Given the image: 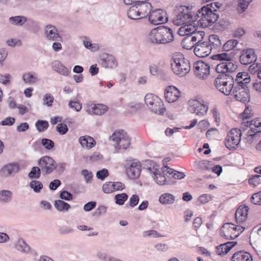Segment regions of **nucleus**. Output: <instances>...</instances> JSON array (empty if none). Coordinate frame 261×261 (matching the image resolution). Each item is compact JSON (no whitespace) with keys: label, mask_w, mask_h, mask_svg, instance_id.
<instances>
[{"label":"nucleus","mask_w":261,"mask_h":261,"mask_svg":"<svg viewBox=\"0 0 261 261\" xmlns=\"http://www.w3.org/2000/svg\"><path fill=\"white\" fill-rule=\"evenodd\" d=\"M101 64L105 68H113L117 66V61L115 57L109 54L103 56L101 59Z\"/></svg>","instance_id":"obj_24"},{"label":"nucleus","mask_w":261,"mask_h":261,"mask_svg":"<svg viewBox=\"0 0 261 261\" xmlns=\"http://www.w3.org/2000/svg\"><path fill=\"white\" fill-rule=\"evenodd\" d=\"M41 170L40 167L34 166L28 174V176L30 179L39 178L40 177Z\"/></svg>","instance_id":"obj_45"},{"label":"nucleus","mask_w":261,"mask_h":261,"mask_svg":"<svg viewBox=\"0 0 261 261\" xmlns=\"http://www.w3.org/2000/svg\"><path fill=\"white\" fill-rule=\"evenodd\" d=\"M143 237H153V238H156V237H161V235L159 234V233L154 230H150L148 231H145L143 233Z\"/></svg>","instance_id":"obj_57"},{"label":"nucleus","mask_w":261,"mask_h":261,"mask_svg":"<svg viewBox=\"0 0 261 261\" xmlns=\"http://www.w3.org/2000/svg\"><path fill=\"white\" fill-rule=\"evenodd\" d=\"M159 201L162 204H171L174 202L175 197L172 194L164 193L160 196Z\"/></svg>","instance_id":"obj_33"},{"label":"nucleus","mask_w":261,"mask_h":261,"mask_svg":"<svg viewBox=\"0 0 261 261\" xmlns=\"http://www.w3.org/2000/svg\"><path fill=\"white\" fill-rule=\"evenodd\" d=\"M13 194L9 190H3L0 191V203L3 204L9 203L12 198Z\"/></svg>","instance_id":"obj_32"},{"label":"nucleus","mask_w":261,"mask_h":261,"mask_svg":"<svg viewBox=\"0 0 261 261\" xmlns=\"http://www.w3.org/2000/svg\"><path fill=\"white\" fill-rule=\"evenodd\" d=\"M238 44V41L235 39H230L225 42L222 47V50L228 51L233 50Z\"/></svg>","instance_id":"obj_40"},{"label":"nucleus","mask_w":261,"mask_h":261,"mask_svg":"<svg viewBox=\"0 0 261 261\" xmlns=\"http://www.w3.org/2000/svg\"><path fill=\"white\" fill-rule=\"evenodd\" d=\"M245 126H249L250 130L247 132V136L251 138L255 137L257 133H261V119L256 118L250 121H244Z\"/></svg>","instance_id":"obj_17"},{"label":"nucleus","mask_w":261,"mask_h":261,"mask_svg":"<svg viewBox=\"0 0 261 261\" xmlns=\"http://www.w3.org/2000/svg\"><path fill=\"white\" fill-rule=\"evenodd\" d=\"M180 96V92L175 86H170L165 89V97L169 103L175 101Z\"/></svg>","instance_id":"obj_19"},{"label":"nucleus","mask_w":261,"mask_h":261,"mask_svg":"<svg viewBox=\"0 0 261 261\" xmlns=\"http://www.w3.org/2000/svg\"><path fill=\"white\" fill-rule=\"evenodd\" d=\"M54 98L50 93H47L44 97V104L47 105L48 107L52 106Z\"/></svg>","instance_id":"obj_56"},{"label":"nucleus","mask_w":261,"mask_h":261,"mask_svg":"<svg viewBox=\"0 0 261 261\" xmlns=\"http://www.w3.org/2000/svg\"><path fill=\"white\" fill-rule=\"evenodd\" d=\"M237 228L234 224L226 223L222 226L220 234L226 240H234L240 236V233H235Z\"/></svg>","instance_id":"obj_11"},{"label":"nucleus","mask_w":261,"mask_h":261,"mask_svg":"<svg viewBox=\"0 0 261 261\" xmlns=\"http://www.w3.org/2000/svg\"><path fill=\"white\" fill-rule=\"evenodd\" d=\"M193 35L196 37L197 40H198V42L195 43V44H197L201 42H203V37L205 35V33L203 31H194L193 33Z\"/></svg>","instance_id":"obj_58"},{"label":"nucleus","mask_w":261,"mask_h":261,"mask_svg":"<svg viewBox=\"0 0 261 261\" xmlns=\"http://www.w3.org/2000/svg\"><path fill=\"white\" fill-rule=\"evenodd\" d=\"M236 244L237 242H227L218 246L216 247L217 254L220 255L227 254Z\"/></svg>","instance_id":"obj_26"},{"label":"nucleus","mask_w":261,"mask_h":261,"mask_svg":"<svg viewBox=\"0 0 261 261\" xmlns=\"http://www.w3.org/2000/svg\"><path fill=\"white\" fill-rule=\"evenodd\" d=\"M249 72L254 74H257L258 78H261V64H252L248 69Z\"/></svg>","instance_id":"obj_42"},{"label":"nucleus","mask_w":261,"mask_h":261,"mask_svg":"<svg viewBox=\"0 0 261 261\" xmlns=\"http://www.w3.org/2000/svg\"><path fill=\"white\" fill-rule=\"evenodd\" d=\"M212 50V47L206 40L198 43L195 46L194 52L195 55L200 58H204L208 56Z\"/></svg>","instance_id":"obj_14"},{"label":"nucleus","mask_w":261,"mask_h":261,"mask_svg":"<svg viewBox=\"0 0 261 261\" xmlns=\"http://www.w3.org/2000/svg\"><path fill=\"white\" fill-rule=\"evenodd\" d=\"M96 206V202L90 201L86 203L83 207V209L86 212H89L94 209Z\"/></svg>","instance_id":"obj_62"},{"label":"nucleus","mask_w":261,"mask_h":261,"mask_svg":"<svg viewBox=\"0 0 261 261\" xmlns=\"http://www.w3.org/2000/svg\"><path fill=\"white\" fill-rule=\"evenodd\" d=\"M150 166L147 168L148 172L153 175L154 179L156 182L160 185H164L166 184V178L165 177L166 170L159 168V166L153 161H147Z\"/></svg>","instance_id":"obj_8"},{"label":"nucleus","mask_w":261,"mask_h":261,"mask_svg":"<svg viewBox=\"0 0 261 261\" xmlns=\"http://www.w3.org/2000/svg\"><path fill=\"white\" fill-rule=\"evenodd\" d=\"M233 57L232 53L230 54L224 53L213 55L211 59L223 61L217 64L216 67L217 72L233 73L238 68V66L232 62Z\"/></svg>","instance_id":"obj_2"},{"label":"nucleus","mask_w":261,"mask_h":261,"mask_svg":"<svg viewBox=\"0 0 261 261\" xmlns=\"http://www.w3.org/2000/svg\"><path fill=\"white\" fill-rule=\"evenodd\" d=\"M68 106L70 108L74 109L76 112L81 111L82 108V104L77 101H70Z\"/></svg>","instance_id":"obj_60"},{"label":"nucleus","mask_w":261,"mask_h":261,"mask_svg":"<svg viewBox=\"0 0 261 261\" xmlns=\"http://www.w3.org/2000/svg\"><path fill=\"white\" fill-rule=\"evenodd\" d=\"M160 28L161 31L162 37L164 40V44H166L173 41L174 36L173 32L170 28L164 25L160 26Z\"/></svg>","instance_id":"obj_25"},{"label":"nucleus","mask_w":261,"mask_h":261,"mask_svg":"<svg viewBox=\"0 0 261 261\" xmlns=\"http://www.w3.org/2000/svg\"><path fill=\"white\" fill-rule=\"evenodd\" d=\"M223 6L218 2L212 3L204 6L196 13L192 12L189 7L180 6L176 11V16L173 19L175 25H180L190 22L206 20L208 24L214 23L219 17V13L223 11ZM202 23L201 22H200Z\"/></svg>","instance_id":"obj_1"},{"label":"nucleus","mask_w":261,"mask_h":261,"mask_svg":"<svg viewBox=\"0 0 261 261\" xmlns=\"http://www.w3.org/2000/svg\"><path fill=\"white\" fill-rule=\"evenodd\" d=\"M220 74L216 78L214 85L216 89L225 95H228L232 92L236 85L233 73L230 72L219 73Z\"/></svg>","instance_id":"obj_3"},{"label":"nucleus","mask_w":261,"mask_h":261,"mask_svg":"<svg viewBox=\"0 0 261 261\" xmlns=\"http://www.w3.org/2000/svg\"><path fill=\"white\" fill-rule=\"evenodd\" d=\"M231 260V261H251L252 259L249 253L240 251L233 254Z\"/></svg>","instance_id":"obj_28"},{"label":"nucleus","mask_w":261,"mask_h":261,"mask_svg":"<svg viewBox=\"0 0 261 261\" xmlns=\"http://www.w3.org/2000/svg\"><path fill=\"white\" fill-rule=\"evenodd\" d=\"M19 170L18 164L11 163L5 165L0 171V176L3 177H7L12 174L17 173Z\"/></svg>","instance_id":"obj_20"},{"label":"nucleus","mask_w":261,"mask_h":261,"mask_svg":"<svg viewBox=\"0 0 261 261\" xmlns=\"http://www.w3.org/2000/svg\"><path fill=\"white\" fill-rule=\"evenodd\" d=\"M192 22H190L188 23H186L187 24H185L184 25V27L186 28V33H187L188 35H191L192 34L194 31H196L197 30V28L195 26L192 25L191 24Z\"/></svg>","instance_id":"obj_63"},{"label":"nucleus","mask_w":261,"mask_h":261,"mask_svg":"<svg viewBox=\"0 0 261 261\" xmlns=\"http://www.w3.org/2000/svg\"><path fill=\"white\" fill-rule=\"evenodd\" d=\"M212 47V49H216L221 45V42L219 37L216 35H211L209 36L208 40H206Z\"/></svg>","instance_id":"obj_37"},{"label":"nucleus","mask_w":261,"mask_h":261,"mask_svg":"<svg viewBox=\"0 0 261 261\" xmlns=\"http://www.w3.org/2000/svg\"><path fill=\"white\" fill-rule=\"evenodd\" d=\"M171 62L173 72L179 77L186 75L191 70L189 60L181 53L174 54Z\"/></svg>","instance_id":"obj_4"},{"label":"nucleus","mask_w":261,"mask_h":261,"mask_svg":"<svg viewBox=\"0 0 261 261\" xmlns=\"http://www.w3.org/2000/svg\"><path fill=\"white\" fill-rule=\"evenodd\" d=\"M109 175V171L107 169H102L98 171L96 173V177L98 179L102 180H104L106 177Z\"/></svg>","instance_id":"obj_54"},{"label":"nucleus","mask_w":261,"mask_h":261,"mask_svg":"<svg viewBox=\"0 0 261 261\" xmlns=\"http://www.w3.org/2000/svg\"><path fill=\"white\" fill-rule=\"evenodd\" d=\"M127 198L128 195L125 193L118 194L115 196V202L119 205H123Z\"/></svg>","instance_id":"obj_46"},{"label":"nucleus","mask_w":261,"mask_h":261,"mask_svg":"<svg viewBox=\"0 0 261 261\" xmlns=\"http://www.w3.org/2000/svg\"><path fill=\"white\" fill-rule=\"evenodd\" d=\"M54 206L59 212H67L71 207L69 204L62 200H55Z\"/></svg>","instance_id":"obj_34"},{"label":"nucleus","mask_w":261,"mask_h":261,"mask_svg":"<svg viewBox=\"0 0 261 261\" xmlns=\"http://www.w3.org/2000/svg\"><path fill=\"white\" fill-rule=\"evenodd\" d=\"M43 174H49L56 169V163L55 160L49 156H43L38 162Z\"/></svg>","instance_id":"obj_9"},{"label":"nucleus","mask_w":261,"mask_h":261,"mask_svg":"<svg viewBox=\"0 0 261 261\" xmlns=\"http://www.w3.org/2000/svg\"><path fill=\"white\" fill-rule=\"evenodd\" d=\"M242 133L240 129L234 128L228 133L225 139V145L229 150H234L239 144Z\"/></svg>","instance_id":"obj_7"},{"label":"nucleus","mask_w":261,"mask_h":261,"mask_svg":"<svg viewBox=\"0 0 261 261\" xmlns=\"http://www.w3.org/2000/svg\"><path fill=\"white\" fill-rule=\"evenodd\" d=\"M147 1L142 0L141 1L142 3L137 4V7L139 9V14L141 16V19L149 15L151 11L152 6L150 3L146 2Z\"/></svg>","instance_id":"obj_22"},{"label":"nucleus","mask_w":261,"mask_h":261,"mask_svg":"<svg viewBox=\"0 0 261 261\" xmlns=\"http://www.w3.org/2000/svg\"><path fill=\"white\" fill-rule=\"evenodd\" d=\"M110 139L116 143L115 147L119 149L121 148L126 149L130 145L129 137L123 130L115 131L110 137Z\"/></svg>","instance_id":"obj_6"},{"label":"nucleus","mask_w":261,"mask_h":261,"mask_svg":"<svg viewBox=\"0 0 261 261\" xmlns=\"http://www.w3.org/2000/svg\"><path fill=\"white\" fill-rule=\"evenodd\" d=\"M244 82H237V85L233 87L232 94L238 101L243 103L248 102L250 101V96L249 90L247 84L250 81V77L243 79Z\"/></svg>","instance_id":"obj_5"},{"label":"nucleus","mask_w":261,"mask_h":261,"mask_svg":"<svg viewBox=\"0 0 261 261\" xmlns=\"http://www.w3.org/2000/svg\"><path fill=\"white\" fill-rule=\"evenodd\" d=\"M45 36L46 38L49 41H61L62 38L58 33L56 28L53 25L48 24L45 28Z\"/></svg>","instance_id":"obj_18"},{"label":"nucleus","mask_w":261,"mask_h":261,"mask_svg":"<svg viewBox=\"0 0 261 261\" xmlns=\"http://www.w3.org/2000/svg\"><path fill=\"white\" fill-rule=\"evenodd\" d=\"M61 181L59 179H56L50 182L49 188L51 190H55L61 185Z\"/></svg>","instance_id":"obj_64"},{"label":"nucleus","mask_w":261,"mask_h":261,"mask_svg":"<svg viewBox=\"0 0 261 261\" xmlns=\"http://www.w3.org/2000/svg\"><path fill=\"white\" fill-rule=\"evenodd\" d=\"M139 201V197L137 195L134 194L129 198V206L134 207L136 206Z\"/></svg>","instance_id":"obj_61"},{"label":"nucleus","mask_w":261,"mask_h":261,"mask_svg":"<svg viewBox=\"0 0 261 261\" xmlns=\"http://www.w3.org/2000/svg\"><path fill=\"white\" fill-rule=\"evenodd\" d=\"M149 39L152 43L160 44H164L160 27L153 29L149 34Z\"/></svg>","instance_id":"obj_23"},{"label":"nucleus","mask_w":261,"mask_h":261,"mask_svg":"<svg viewBox=\"0 0 261 261\" xmlns=\"http://www.w3.org/2000/svg\"><path fill=\"white\" fill-rule=\"evenodd\" d=\"M126 173L131 179H136L139 177L141 172V164L139 162H132L127 163L125 166Z\"/></svg>","instance_id":"obj_12"},{"label":"nucleus","mask_w":261,"mask_h":261,"mask_svg":"<svg viewBox=\"0 0 261 261\" xmlns=\"http://www.w3.org/2000/svg\"><path fill=\"white\" fill-rule=\"evenodd\" d=\"M56 130L61 135H64L66 134L68 130V128L66 124L64 123H60L56 127Z\"/></svg>","instance_id":"obj_53"},{"label":"nucleus","mask_w":261,"mask_h":261,"mask_svg":"<svg viewBox=\"0 0 261 261\" xmlns=\"http://www.w3.org/2000/svg\"><path fill=\"white\" fill-rule=\"evenodd\" d=\"M79 142L83 148L91 149L96 144L93 138L89 136H84L79 138Z\"/></svg>","instance_id":"obj_29"},{"label":"nucleus","mask_w":261,"mask_h":261,"mask_svg":"<svg viewBox=\"0 0 261 261\" xmlns=\"http://www.w3.org/2000/svg\"><path fill=\"white\" fill-rule=\"evenodd\" d=\"M23 81L29 84H35L37 81V77L31 72H27L23 74Z\"/></svg>","instance_id":"obj_41"},{"label":"nucleus","mask_w":261,"mask_h":261,"mask_svg":"<svg viewBox=\"0 0 261 261\" xmlns=\"http://www.w3.org/2000/svg\"><path fill=\"white\" fill-rule=\"evenodd\" d=\"M30 187L35 192L39 193L43 188V184L40 181L33 180L30 182Z\"/></svg>","instance_id":"obj_48"},{"label":"nucleus","mask_w":261,"mask_h":261,"mask_svg":"<svg viewBox=\"0 0 261 261\" xmlns=\"http://www.w3.org/2000/svg\"><path fill=\"white\" fill-rule=\"evenodd\" d=\"M249 207L247 206H240L236 210L235 218L238 224H241L246 221L248 216Z\"/></svg>","instance_id":"obj_21"},{"label":"nucleus","mask_w":261,"mask_h":261,"mask_svg":"<svg viewBox=\"0 0 261 261\" xmlns=\"http://www.w3.org/2000/svg\"><path fill=\"white\" fill-rule=\"evenodd\" d=\"M159 98L158 96L153 94L148 93L144 97L145 103L149 108V106L153 105L155 101H158Z\"/></svg>","instance_id":"obj_43"},{"label":"nucleus","mask_w":261,"mask_h":261,"mask_svg":"<svg viewBox=\"0 0 261 261\" xmlns=\"http://www.w3.org/2000/svg\"><path fill=\"white\" fill-rule=\"evenodd\" d=\"M82 175L84 177L85 181L87 183L91 182V179L93 175L91 172H89L87 169H84L82 171Z\"/></svg>","instance_id":"obj_55"},{"label":"nucleus","mask_w":261,"mask_h":261,"mask_svg":"<svg viewBox=\"0 0 261 261\" xmlns=\"http://www.w3.org/2000/svg\"><path fill=\"white\" fill-rule=\"evenodd\" d=\"M256 59L257 57L253 49L247 48L241 50L240 55L241 64L247 65L256 61Z\"/></svg>","instance_id":"obj_15"},{"label":"nucleus","mask_w":261,"mask_h":261,"mask_svg":"<svg viewBox=\"0 0 261 261\" xmlns=\"http://www.w3.org/2000/svg\"><path fill=\"white\" fill-rule=\"evenodd\" d=\"M210 66L202 61H198L193 64V69L196 76L200 79L204 80L210 73Z\"/></svg>","instance_id":"obj_10"},{"label":"nucleus","mask_w":261,"mask_h":261,"mask_svg":"<svg viewBox=\"0 0 261 261\" xmlns=\"http://www.w3.org/2000/svg\"><path fill=\"white\" fill-rule=\"evenodd\" d=\"M41 144L47 150H50L53 148L55 146V143L53 141L46 138L42 139Z\"/></svg>","instance_id":"obj_49"},{"label":"nucleus","mask_w":261,"mask_h":261,"mask_svg":"<svg viewBox=\"0 0 261 261\" xmlns=\"http://www.w3.org/2000/svg\"><path fill=\"white\" fill-rule=\"evenodd\" d=\"M27 21V18L23 16H12L9 18V22L12 24L21 26Z\"/></svg>","instance_id":"obj_35"},{"label":"nucleus","mask_w":261,"mask_h":261,"mask_svg":"<svg viewBox=\"0 0 261 261\" xmlns=\"http://www.w3.org/2000/svg\"><path fill=\"white\" fill-rule=\"evenodd\" d=\"M251 201L254 204H261V192L254 193L251 197Z\"/></svg>","instance_id":"obj_52"},{"label":"nucleus","mask_w":261,"mask_h":261,"mask_svg":"<svg viewBox=\"0 0 261 261\" xmlns=\"http://www.w3.org/2000/svg\"><path fill=\"white\" fill-rule=\"evenodd\" d=\"M128 17L133 20H137L141 19L139 14V9L137 4H135L131 6L127 11Z\"/></svg>","instance_id":"obj_31"},{"label":"nucleus","mask_w":261,"mask_h":261,"mask_svg":"<svg viewBox=\"0 0 261 261\" xmlns=\"http://www.w3.org/2000/svg\"><path fill=\"white\" fill-rule=\"evenodd\" d=\"M91 109L93 114L101 115L108 111V107L103 104H95L92 106Z\"/></svg>","instance_id":"obj_36"},{"label":"nucleus","mask_w":261,"mask_h":261,"mask_svg":"<svg viewBox=\"0 0 261 261\" xmlns=\"http://www.w3.org/2000/svg\"><path fill=\"white\" fill-rule=\"evenodd\" d=\"M198 200L202 204L206 203L212 199V196L210 194H203L198 197Z\"/></svg>","instance_id":"obj_59"},{"label":"nucleus","mask_w":261,"mask_h":261,"mask_svg":"<svg viewBox=\"0 0 261 261\" xmlns=\"http://www.w3.org/2000/svg\"><path fill=\"white\" fill-rule=\"evenodd\" d=\"M15 248L18 251L24 253H28L30 250V247L22 239H18Z\"/></svg>","instance_id":"obj_39"},{"label":"nucleus","mask_w":261,"mask_h":261,"mask_svg":"<svg viewBox=\"0 0 261 261\" xmlns=\"http://www.w3.org/2000/svg\"><path fill=\"white\" fill-rule=\"evenodd\" d=\"M60 197L66 201H70L73 199V195L69 192L64 190L60 192Z\"/></svg>","instance_id":"obj_51"},{"label":"nucleus","mask_w":261,"mask_h":261,"mask_svg":"<svg viewBox=\"0 0 261 261\" xmlns=\"http://www.w3.org/2000/svg\"><path fill=\"white\" fill-rule=\"evenodd\" d=\"M190 112L199 116H203L206 114L208 110V106L200 103L196 100L189 101Z\"/></svg>","instance_id":"obj_16"},{"label":"nucleus","mask_w":261,"mask_h":261,"mask_svg":"<svg viewBox=\"0 0 261 261\" xmlns=\"http://www.w3.org/2000/svg\"><path fill=\"white\" fill-rule=\"evenodd\" d=\"M252 0H238L237 10L239 13L244 12Z\"/></svg>","instance_id":"obj_38"},{"label":"nucleus","mask_w":261,"mask_h":261,"mask_svg":"<svg viewBox=\"0 0 261 261\" xmlns=\"http://www.w3.org/2000/svg\"><path fill=\"white\" fill-rule=\"evenodd\" d=\"M248 182L250 185H252L254 187L257 186L261 184V175H255L253 176L249 179Z\"/></svg>","instance_id":"obj_50"},{"label":"nucleus","mask_w":261,"mask_h":261,"mask_svg":"<svg viewBox=\"0 0 261 261\" xmlns=\"http://www.w3.org/2000/svg\"><path fill=\"white\" fill-rule=\"evenodd\" d=\"M35 125L39 132H42L46 130L49 126L48 122L47 121L41 120H38Z\"/></svg>","instance_id":"obj_47"},{"label":"nucleus","mask_w":261,"mask_h":261,"mask_svg":"<svg viewBox=\"0 0 261 261\" xmlns=\"http://www.w3.org/2000/svg\"><path fill=\"white\" fill-rule=\"evenodd\" d=\"M53 68L54 69L59 73L65 76H67L70 72L68 68L58 61L54 62Z\"/></svg>","instance_id":"obj_30"},{"label":"nucleus","mask_w":261,"mask_h":261,"mask_svg":"<svg viewBox=\"0 0 261 261\" xmlns=\"http://www.w3.org/2000/svg\"><path fill=\"white\" fill-rule=\"evenodd\" d=\"M149 109L153 113L159 115H163L166 111V108L161 99L159 98L158 101H155L153 105L149 106Z\"/></svg>","instance_id":"obj_27"},{"label":"nucleus","mask_w":261,"mask_h":261,"mask_svg":"<svg viewBox=\"0 0 261 261\" xmlns=\"http://www.w3.org/2000/svg\"><path fill=\"white\" fill-rule=\"evenodd\" d=\"M181 45L184 48L187 50L191 49L193 47L195 48V46H196L195 43L192 42L188 36H186L182 39Z\"/></svg>","instance_id":"obj_44"},{"label":"nucleus","mask_w":261,"mask_h":261,"mask_svg":"<svg viewBox=\"0 0 261 261\" xmlns=\"http://www.w3.org/2000/svg\"><path fill=\"white\" fill-rule=\"evenodd\" d=\"M166 12L161 9H158L151 11L148 16V20L151 24L157 25L166 22L168 18H165Z\"/></svg>","instance_id":"obj_13"}]
</instances>
